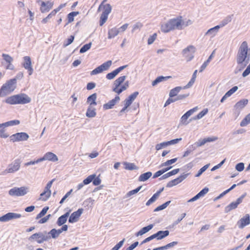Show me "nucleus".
Returning a JSON list of instances; mask_svg holds the SVG:
<instances>
[{
	"instance_id": "nucleus-1",
	"label": "nucleus",
	"mask_w": 250,
	"mask_h": 250,
	"mask_svg": "<svg viewBox=\"0 0 250 250\" xmlns=\"http://www.w3.org/2000/svg\"><path fill=\"white\" fill-rule=\"evenodd\" d=\"M250 53H249L248 43L243 42L240 45L236 57V61L239 70L243 69L250 61Z\"/></svg>"
},
{
	"instance_id": "nucleus-2",
	"label": "nucleus",
	"mask_w": 250,
	"mask_h": 250,
	"mask_svg": "<svg viewBox=\"0 0 250 250\" xmlns=\"http://www.w3.org/2000/svg\"><path fill=\"white\" fill-rule=\"evenodd\" d=\"M31 98L26 94L21 93L7 98L5 103L10 104H24L29 103Z\"/></svg>"
},
{
	"instance_id": "nucleus-3",
	"label": "nucleus",
	"mask_w": 250,
	"mask_h": 250,
	"mask_svg": "<svg viewBox=\"0 0 250 250\" xmlns=\"http://www.w3.org/2000/svg\"><path fill=\"white\" fill-rule=\"evenodd\" d=\"M126 78V76H120L113 83L112 90L118 95L126 90L129 87V82L126 81L125 82Z\"/></svg>"
},
{
	"instance_id": "nucleus-4",
	"label": "nucleus",
	"mask_w": 250,
	"mask_h": 250,
	"mask_svg": "<svg viewBox=\"0 0 250 250\" xmlns=\"http://www.w3.org/2000/svg\"><path fill=\"white\" fill-rule=\"evenodd\" d=\"M16 78L7 81L0 89V97H4L13 92L16 88Z\"/></svg>"
},
{
	"instance_id": "nucleus-5",
	"label": "nucleus",
	"mask_w": 250,
	"mask_h": 250,
	"mask_svg": "<svg viewBox=\"0 0 250 250\" xmlns=\"http://www.w3.org/2000/svg\"><path fill=\"white\" fill-rule=\"evenodd\" d=\"M106 0H104L98 8V10H102V13L100 20V26H102L106 21L108 16L112 9L111 6L109 4H104Z\"/></svg>"
},
{
	"instance_id": "nucleus-6",
	"label": "nucleus",
	"mask_w": 250,
	"mask_h": 250,
	"mask_svg": "<svg viewBox=\"0 0 250 250\" xmlns=\"http://www.w3.org/2000/svg\"><path fill=\"white\" fill-rule=\"evenodd\" d=\"M139 95V92L137 91L134 92L129 95L124 101V107L121 109L119 112V115L121 116L122 114L128 110V108L133 103L134 101L136 99Z\"/></svg>"
},
{
	"instance_id": "nucleus-7",
	"label": "nucleus",
	"mask_w": 250,
	"mask_h": 250,
	"mask_svg": "<svg viewBox=\"0 0 250 250\" xmlns=\"http://www.w3.org/2000/svg\"><path fill=\"white\" fill-rule=\"evenodd\" d=\"M21 161L19 159H15L11 163L9 164L7 168L4 170L2 174L8 173H14L18 171L21 167Z\"/></svg>"
},
{
	"instance_id": "nucleus-8",
	"label": "nucleus",
	"mask_w": 250,
	"mask_h": 250,
	"mask_svg": "<svg viewBox=\"0 0 250 250\" xmlns=\"http://www.w3.org/2000/svg\"><path fill=\"white\" fill-rule=\"evenodd\" d=\"M28 191L29 188L27 187H14L8 191V194L11 196H23L26 195Z\"/></svg>"
},
{
	"instance_id": "nucleus-9",
	"label": "nucleus",
	"mask_w": 250,
	"mask_h": 250,
	"mask_svg": "<svg viewBox=\"0 0 250 250\" xmlns=\"http://www.w3.org/2000/svg\"><path fill=\"white\" fill-rule=\"evenodd\" d=\"M50 238V235L47 234L46 231L44 233L43 232L36 233L32 234L28 238L29 240L32 241L33 240L36 239L37 243L41 244L44 241H46Z\"/></svg>"
},
{
	"instance_id": "nucleus-10",
	"label": "nucleus",
	"mask_w": 250,
	"mask_h": 250,
	"mask_svg": "<svg viewBox=\"0 0 250 250\" xmlns=\"http://www.w3.org/2000/svg\"><path fill=\"white\" fill-rule=\"evenodd\" d=\"M169 233V232L168 230L159 231L157 233L153 234V235L144 239L142 242V244L146 243L154 238H156L157 240L162 239L163 238L168 236Z\"/></svg>"
},
{
	"instance_id": "nucleus-11",
	"label": "nucleus",
	"mask_w": 250,
	"mask_h": 250,
	"mask_svg": "<svg viewBox=\"0 0 250 250\" xmlns=\"http://www.w3.org/2000/svg\"><path fill=\"white\" fill-rule=\"evenodd\" d=\"M112 61H108L101 65L99 66L94 70H93L91 72V75H96L99 73H101L104 71L107 70L111 65Z\"/></svg>"
},
{
	"instance_id": "nucleus-12",
	"label": "nucleus",
	"mask_w": 250,
	"mask_h": 250,
	"mask_svg": "<svg viewBox=\"0 0 250 250\" xmlns=\"http://www.w3.org/2000/svg\"><path fill=\"white\" fill-rule=\"evenodd\" d=\"M28 138L29 135L25 132L17 133L10 136V140L13 142L25 141Z\"/></svg>"
},
{
	"instance_id": "nucleus-13",
	"label": "nucleus",
	"mask_w": 250,
	"mask_h": 250,
	"mask_svg": "<svg viewBox=\"0 0 250 250\" xmlns=\"http://www.w3.org/2000/svg\"><path fill=\"white\" fill-rule=\"evenodd\" d=\"M22 66L27 70L29 75H31L34 71L31 59L29 56H25L23 58Z\"/></svg>"
},
{
	"instance_id": "nucleus-14",
	"label": "nucleus",
	"mask_w": 250,
	"mask_h": 250,
	"mask_svg": "<svg viewBox=\"0 0 250 250\" xmlns=\"http://www.w3.org/2000/svg\"><path fill=\"white\" fill-rule=\"evenodd\" d=\"M195 51V47L192 45H189L183 51V54L188 62L191 61L194 57V53Z\"/></svg>"
},
{
	"instance_id": "nucleus-15",
	"label": "nucleus",
	"mask_w": 250,
	"mask_h": 250,
	"mask_svg": "<svg viewBox=\"0 0 250 250\" xmlns=\"http://www.w3.org/2000/svg\"><path fill=\"white\" fill-rule=\"evenodd\" d=\"M21 217V214L14 212H9L0 217V221L7 222L12 219L19 218Z\"/></svg>"
},
{
	"instance_id": "nucleus-16",
	"label": "nucleus",
	"mask_w": 250,
	"mask_h": 250,
	"mask_svg": "<svg viewBox=\"0 0 250 250\" xmlns=\"http://www.w3.org/2000/svg\"><path fill=\"white\" fill-rule=\"evenodd\" d=\"M233 15L231 16H229L227 17H226L222 21L221 24L220 25H216L215 27L211 28L208 30V31L206 32V35L208 33H210L211 31H213L214 30H218V29L222 27H223L224 26L227 24L229 22H230L232 20V17Z\"/></svg>"
},
{
	"instance_id": "nucleus-17",
	"label": "nucleus",
	"mask_w": 250,
	"mask_h": 250,
	"mask_svg": "<svg viewBox=\"0 0 250 250\" xmlns=\"http://www.w3.org/2000/svg\"><path fill=\"white\" fill-rule=\"evenodd\" d=\"M120 100V98L119 95H116L114 99L110 100L107 103L103 105L104 109L107 110L112 108Z\"/></svg>"
},
{
	"instance_id": "nucleus-18",
	"label": "nucleus",
	"mask_w": 250,
	"mask_h": 250,
	"mask_svg": "<svg viewBox=\"0 0 250 250\" xmlns=\"http://www.w3.org/2000/svg\"><path fill=\"white\" fill-rule=\"evenodd\" d=\"M41 162L43 161H49L51 162H56L58 160L57 156L51 152H48L46 153L44 156L40 158Z\"/></svg>"
},
{
	"instance_id": "nucleus-19",
	"label": "nucleus",
	"mask_w": 250,
	"mask_h": 250,
	"mask_svg": "<svg viewBox=\"0 0 250 250\" xmlns=\"http://www.w3.org/2000/svg\"><path fill=\"white\" fill-rule=\"evenodd\" d=\"M53 5L52 2L50 1H47L46 2L41 1L40 11L42 13H45L48 12L52 9Z\"/></svg>"
},
{
	"instance_id": "nucleus-20",
	"label": "nucleus",
	"mask_w": 250,
	"mask_h": 250,
	"mask_svg": "<svg viewBox=\"0 0 250 250\" xmlns=\"http://www.w3.org/2000/svg\"><path fill=\"white\" fill-rule=\"evenodd\" d=\"M170 21H173L172 24L173 25L174 30L175 29H182V25L184 24V21L182 16H179L176 18L170 19Z\"/></svg>"
},
{
	"instance_id": "nucleus-21",
	"label": "nucleus",
	"mask_w": 250,
	"mask_h": 250,
	"mask_svg": "<svg viewBox=\"0 0 250 250\" xmlns=\"http://www.w3.org/2000/svg\"><path fill=\"white\" fill-rule=\"evenodd\" d=\"M126 66V65L120 66L111 72L108 73L106 75V78L108 80H112L114 79L122 70L125 68Z\"/></svg>"
},
{
	"instance_id": "nucleus-22",
	"label": "nucleus",
	"mask_w": 250,
	"mask_h": 250,
	"mask_svg": "<svg viewBox=\"0 0 250 250\" xmlns=\"http://www.w3.org/2000/svg\"><path fill=\"white\" fill-rule=\"evenodd\" d=\"M172 22V21L169 20L167 22L162 24L161 27L162 31L164 33H167L174 30Z\"/></svg>"
},
{
	"instance_id": "nucleus-23",
	"label": "nucleus",
	"mask_w": 250,
	"mask_h": 250,
	"mask_svg": "<svg viewBox=\"0 0 250 250\" xmlns=\"http://www.w3.org/2000/svg\"><path fill=\"white\" fill-rule=\"evenodd\" d=\"M250 223V218L249 214H246L238 222V225L239 228L243 229L246 226L248 225Z\"/></svg>"
},
{
	"instance_id": "nucleus-24",
	"label": "nucleus",
	"mask_w": 250,
	"mask_h": 250,
	"mask_svg": "<svg viewBox=\"0 0 250 250\" xmlns=\"http://www.w3.org/2000/svg\"><path fill=\"white\" fill-rule=\"evenodd\" d=\"M186 178V175H181L179 177L169 182L167 184V187H172L178 185Z\"/></svg>"
},
{
	"instance_id": "nucleus-25",
	"label": "nucleus",
	"mask_w": 250,
	"mask_h": 250,
	"mask_svg": "<svg viewBox=\"0 0 250 250\" xmlns=\"http://www.w3.org/2000/svg\"><path fill=\"white\" fill-rule=\"evenodd\" d=\"M245 195H242L241 197L238 198L235 202H233L229 204L227 208L228 209V210H231L232 209L236 208L238 205L240 204L244 198Z\"/></svg>"
},
{
	"instance_id": "nucleus-26",
	"label": "nucleus",
	"mask_w": 250,
	"mask_h": 250,
	"mask_svg": "<svg viewBox=\"0 0 250 250\" xmlns=\"http://www.w3.org/2000/svg\"><path fill=\"white\" fill-rule=\"evenodd\" d=\"M197 108H193L192 109H190L188 111H187L185 114H184L181 117V122L183 124L187 125V120L188 119V118L192 115L196 110Z\"/></svg>"
},
{
	"instance_id": "nucleus-27",
	"label": "nucleus",
	"mask_w": 250,
	"mask_h": 250,
	"mask_svg": "<svg viewBox=\"0 0 250 250\" xmlns=\"http://www.w3.org/2000/svg\"><path fill=\"white\" fill-rule=\"evenodd\" d=\"M2 57L3 59L7 63L6 68L12 69L13 68V66L11 64V62H13V59L9 55L4 53L2 54Z\"/></svg>"
},
{
	"instance_id": "nucleus-28",
	"label": "nucleus",
	"mask_w": 250,
	"mask_h": 250,
	"mask_svg": "<svg viewBox=\"0 0 250 250\" xmlns=\"http://www.w3.org/2000/svg\"><path fill=\"white\" fill-rule=\"evenodd\" d=\"M164 188H160L158 191H157L155 194H154L147 201L146 203V205L148 206L151 203L155 202L161 193L164 190Z\"/></svg>"
},
{
	"instance_id": "nucleus-29",
	"label": "nucleus",
	"mask_w": 250,
	"mask_h": 250,
	"mask_svg": "<svg viewBox=\"0 0 250 250\" xmlns=\"http://www.w3.org/2000/svg\"><path fill=\"white\" fill-rule=\"evenodd\" d=\"M164 188H160L158 191H157L155 194H154L147 201L146 203V205L148 206L151 203L155 202L161 193L164 190Z\"/></svg>"
},
{
	"instance_id": "nucleus-30",
	"label": "nucleus",
	"mask_w": 250,
	"mask_h": 250,
	"mask_svg": "<svg viewBox=\"0 0 250 250\" xmlns=\"http://www.w3.org/2000/svg\"><path fill=\"white\" fill-rule=\"evenodd\" d=\"M164 188H160L158 191H157L155 194H154L147 201L146 203V205L148 206L151 203L155 202L161 193L164 190Z\"/></svg>"
},
{
	"instance_id": "nucleus-31",
	"label": "nucleus",
	"mask_w": 250,
	"mask_h": 250,
	"mask_svg": "<svg viewBox=\"0 0 250 250\" xmlns=\"http://www.w3.org/2000/svg\"><path fill=\"white\" fill-rule=\"evenodd\" d=\"M164 188H160L158 191H157L155 194H154L147 201L146 203V205L148 206L151 203L155 202L161 193L164 190Z\"/></svg>"
},
{
	"instance_id": "nucleus-32",
	"label": "nucleus",
	"mask_w": 250,
	"mask_h": 250,
	"mask_svg": "<svg viewBox=\"0 0 250 250\" xmlns=\"http://www.w3.org/2000/svg\"><path fill=\"white\" fill-rule=\"evenodd\" d=\"M164 188H160L158 191H157L155 194H154L147 201L146 203V205L148 206L151 203L155 202L161 193L164 190Z\"/></svg>"
},
{
	"instance_id": "nucleus-33",
	"label": "nucleus",
	"mask_w": 250,
	"mask_h": 250,
	"mask_svg": "<svg viewBox=\"0 0 250 250\" xmlns=\"http://www.w3.org/2000/svg\"><path fill=\"white\" fill-rule=\"evenodd\" d=\"M217 139V137H213L204 138L203 140H199L197 143V146H201L205 145L206 143L213 142L216 140Z\"/></svg>"
},
{
	"instance_id": "nucleus-34",
	"label": "nucleus",
	"mask_w": 250,
	"mask_h": 250,
	"mask_svg": "<svg viewBox=\"0 0 250 250\" xmlns=\"http://www.w3.org/2000/svg\"><path fill=\"white\" fill-rule=\"evenodd\" d=\"M248 103V100L247 99H243L235 104L234 108L236 110H240L243 108Z\"/></svg>"
},
{
	"instance_id": "nucleus-35",
	"label": "nucleus",
	"mask_w": 250,
	"mask_h": 250,
	"mask_svg": "<svg viewBox=\"0 0 250 250\" xmlns=\"http://www.w3.org/2000/svg\"><path fill=\"white\" fill-rule=\"evenodd\" d=\"M69 215V212H67L65 213L64 214L60 216L57 221V224L59 226H61L63 225L66 222L67 217H68Z\"/></svg>"
},
{
	"instance_id": "nucleus-36",
	"label": "nucleus",
	"mask_w": 250,
	"mask_h": 250,
	"mask_svg": "<svg viewBox=\"0 0 250 250\" xmlns=\"http://www.w3.org/2000/svg\"><path fill=\"white\" fill-rule=\"evenodd\" d=\"M96 93H94L88 97L87 102L89 104V106H93L97 104L96 102Z\"/></svg>"
},
{
	"instance_id": "nucleus-37",
	"label": "nucleus",
	"mask_w": 250,
	"mask_h": 250,
	"mask_svg": "<svg viewBox=\"0 0 250 250\" xmlns=\"http://www.w3.org/2000/svg\"><path fill=\"white\" fill-rule=\"evenodd\" d=\"M153 225L152 224H150L146 227L143 228L141 229L137 233H136V235L137 236L142 235L146 233L149 231L150 229H152Z\"/></svg>"
},
{
	"instance_id": "nucleus-38",
	"label": "nucleus",
	"mask_w": 250,
	"mask_h": 250,
	"mask_svg": "<svg viewBox=\"0 0 250 250\" xmlns=\"http://www.w3.org/2000/svg\"><path fill=\"white\" fill-rule=\"evenodd\" d=\"M119 32L120 31L115 27L111 28V29L109 30L108 33V39H111L115 37L118 34Z\"/></svg>"
},
{
	"instance_id": "nucleus-39",
	"label": "nucleus",
	"mask_w": 250,
	"mask_h": 250,
	"mask_svg": "<svg viewBox=\"0 0 250 250\" xmlns=\"http://www.w3.org/2000/svg\"><path fill=\"white\" fill-rule=\"evenodd\" d=\"M197 70H195L192 75V78L191 79L190 81L188 82V83L184 87V89L189 88L193 85V84L194 83V82L195 81V79L197 77Z\"/></svg>"
},
{
	"instance_id": "nucleus-40",
	"label": "nucleus",
	"mask_w": 250,
	"mask_h": 250,
	"mask_svg": "<svg viewBox=\"0 0 250 250\" xmlns=\"http://www.w3.org/2000/svg\"><path fill=\"white\" fill-rule=\"evenodd\" d=\"M152 175L151 172H147L140 175L139 181L144 182L148 179Z\"/></svg>"
},
{
	"instance_id": "nucleus-41",
	"label": "nucleus",
	"mask_w": 250,
	"mask_h": 250,
	"mask_svg": "<svg viewBox=\"0 0 250 250\" xmlns=\"http://www.w3.org/2000/svg\"><path fill=\"white\" fill-rule=\"evenodd\" d=\"M96 115L95 109L93 108V106H89L86 113V116L92 118L95 117Z\"/></svg>"
},
{
	"instance_id": "nucleus-42",
	"label": "nucleus",
	"mask_w": 250,
	"mask_h": 250,
	"mask_svg": "<svg viewBox=\"0 0 250 250\" xmlns=\"http://www.w3.org/2000/svg\"><path fill=\"white\" fill-rule=\"evenodd\" d=\"M181 86H177L173 89H172L169 92V96L170 98H172L175 96H176L178 93L180 92V91L183 89Z\"/></svg>"
},
{
	"instance_id": "nucleus-43",
	"label": "nucleus",
	"mask_w": 250,
	"mask_h": 250,
	"mask_svg": "<svg viewBox=\"0 0 250 250\" xmlns=\"http://www.w3.org/2000/svg\"><path fill=\"white\" fill-rule=\"evenodd\" d=\"M20 123V122L18 120H12L10 121L4 123H2L3 127H8L9 126H13L15 125H18Z\"/></svg>"
},
{
	"instance_id": "nucleus-44",
	"label": "nucleus",
	"mask_w": 250,
	"mask_h": 250,
	"mask_svg": "<svg viewBox=\"0 0 250 250\" xmlns=\"http://www.w3.org/2000/svg\"><path fill=\"white\" fill-rule=\"evenodd\" d=\"M78 218V210L73 212L69 217L68 221L73 223L77 221Z\"/></svg>"
},
{
	"instance_id": "nucleus-45",
	"label": "nucleus",
	"mask_w": 250,
	"mask_h": 250,
	"mask_svg": "<svg viewBox=\"0 0 250 250\" xmlns=\"http://www.w3.org/2000/svg\"><path fill=\"white\" fill-rule=\"evenodd\" d=\"M51 194L49 192L44 191L40 194V196L39 198V200L42 201H46L50 197Z\"/></svg>"
},
{
	"instance_id": "nucleus-46",
	"label": "nucleus",
	"mask_w": 250,
	"mask_h": 250,
	"mask_svg": "<svg viewBox=\"0 0 250 250\" xmlns=\"http://www.w3.org/2000/svg\"><path fill=\"white\" fill-rule=\"evenodd\" d=\"M171 77V76H167V77L160 76V77H158L154 81H153L152 82V85L153 86H155L159 83L163 81L166 80L169 78H170Z\"/></svg>"
},
{
	"instance_id": "nucleus-47",
	"label": "nucleus",
	"mask_w": 250,
	"mask_h": 250,
	"mask_svg": "<svg viewBox=\"0 0 250 250\" xmlns=\"http://www.w3.org/2000/svg\"><path fill=\"white\" fill-rule=\"evenodd\" d=\"M124 165L125 169L131 170L137 169V166L133 163L125 162L124 163Z\"/></svg>"
},
{
	"instance_id": "nucleus-48",
	"label": "nucleus",
	"mask_w": 250,
	"mask_h": 250,
	"mask_svg": "<svg viewBox=\"0 0 250 250\" xmlns=\"http://www.w3.org/2000/svg\"><path fill=\"white\" fill-rule=\"evenodd\" d=\"M250 123V113L240 123L241 126H245Z\"/></svg>"
},
{
	"instance_id": "nucleus-49",
	"label": "nucleus",
	"mask_w": 250,
	"mask_h": 250,
	"mask_svg": "<svg viewBox=\"0 0 250 250\" xmlns=\"http://www.w3.org/2000/svg\"><path fill=\"white\" fill-rule=\"evenodd\" d=\"M171 168V167L166 168L165 169H163L161 170H160L156 172H155L153 175V178H157L159 176H161L162 174H163L165 172L167 171L169 169H170Z\"/></svg>"
},
{
	"instance_id": "nucleus-50",
	"label": "nucleus",
	"mask_w": 250,
	"mask_h": 250,
	"mask_svg": "<svg viewBox=\"0 0 250 250\" xmlns=\"http://www.w3.org/2000/svg\"><path fill=\"white\" fill-rule=\"evenodd\" d=\"M96 176V174H92L88 176L86 179L83 181L84 185H87L92 182L93 180Z\"/></svg>"
},
{
	"instance_id": "nucleus-51",
	"label": "nucleus",
	"mask_w": 250,
	"mask_h": 250,
	"mask_svg": "<svg viewBox=\"0 0 250 250\" xmlns=\"http://www.w3.org/2000/svg\"><path fill=\"white\" fill-rule=\"evenodd\" d=\"M78 14V12H72L70 13L68 16V22H71L74 21V17Z\"/></svg>"
},
{
	"instance_id": "nucleus-52",
	"label": "nucleus",
	"mask_w": 250,
	"mask_h": 250,
	"mask_svg": "<svg viewBox=\"0 0 250 250\" xmlns=\"http://www.w3.org/2000/svg\"><path fill=\"white\" fill-rule=\"evenodd\" d=\"M91 46V43H88L84 44L80 49V52L83 53L88 50Z\"/></svg>"
},
{
	"instance_id": "nucleus-53",
	"label": "nucleus",
	"mask_w": 250,
	"mask_h": 250,
	"mask_svg": "<svg viewBox=\"0 0 250 250\" xmlns=\"http://www.w3.org/2000/svg\"><path fill=\"white\" fill-rule=\"evenodd\" d=\"M48 234L50 235V238L56 239L59 237V234L57 232V229H52L48 233Z\"/></svg>"
},
{
	"instance_id": "nucleus-54",
	"label": "nucleus",
	"mask_w": 250,
	"mask_h": 250,
	"mask_svg": "<svg viewBox=\"0 0 250 250\" xmlns=\"http://www.w3.org/2000/svg\"><path fill=\"white\" fill-rule=\"evenodd\" d=\"M208 112V109L207 108L204 109L200 113H199L194 119H200L202 118L204 116H205Z\"/></svg>"
},
{
	"instance_id": "nucleus-55",
	"label": "nucleus",
	"mask_w": 250,
	"mask_h": 250,
	"mask_svg": "<svg viewBox=\"0 0 250 250\" xmlns=\"http://www.w3.org/2000/svg\"><path fill=\"white\" fill-rule=\"evenodd\" d=\"M170 202V201H167V202H166L165 203L162 204V205L158 206L154 209V211H158L165 209L169 205Z\"/></svg>"
},
{
	"instance_id": "nucleus-56",
	"label": "nucleus",
	"mask_w": 250,
	"mask_h": 250,
	"mask_svg": "<svg viewBox=\"0 0 250 250\" xmlns=\"http://www.w3.org/2000/svg\"><path fill=\"white\" fill-rule=\"evenodd\" d=\"M74 37L73 36H70L66 40L63 42V46L66 47L68 45L70 44L73 41Z\"/></svg>"
},
{
	"instance_id": "nucleus-57",
	"label": "nucleus",
	"mask_w": 250,
	"mask_h": 250,
	"mask_svg": "<svg viewBox=\"0 0 250 250\" xmlns=\"http://www.w3.org/2000/svg\"><path fill=\"white\" fill-rule=\"evenodd\" d=\"M177 160V158H175L172 159L171 160H167L166 162L162 163L161 165V167H164V166H168V165H171V164L174 163L175 162H176Z\"/></svg>"
},
{
	"instance_id": "nucleus-58",
	"label": "nucleus",
	"mask_w": 250,
	"mask_h": 250,
	"mask_svg": "<svg viewBox=\"0 0 250 250\" xmlns=\"http://www.w3.org/2000/svg\"><path fill=\"white\" fill-rule=\"evenodd\" d=\"M168 146L167 142H163L160 144H158L156 145L155 148L157 150H159L160 149H161L163 148H164Z\"/></svg>"
},
{
	"instance_id": "nucleus-59",
	"label": "nucleus",
	"mask_w": 250,
	"mask_h": 250,
	"mask_svg": "<svg viewBox=\"0 0 250 250\" xmlns=\"http://www.w3.org/2000/svg\"><path fill=\"white\" fill-rule=\"evenodd\" d=\"M54 179H52V180H51L50 181H49L46 185L45 188H44V191H46V192H49V193L51 194V190H50V188L52 186V183L53 182H54Z\"/></svg>"
},
{
	"instance_id": "nucleus-60",
	"label": "nucleus",
	"mask_w": 250,
	"mask_h": 250,
	"mask_svg": "<svg viewBox=\"0 0 250 250\" xmlns=\"http://www.w3.org/2000/svg\"><path fill=\"white\" fill-rule=\"evenodd\" d=\"M157 38V34L154 33L152 36L149 37L147 40V43L148 44H152Z\"/></svg>"
},
{
	"instance_id": "nucleus-61",
	"label": "nucleus",
	"mask_w": 250,
	"mask_h": 250,
	"mask_svg": "<svg viewBox=\"0 0 250 250\" xmlns=\"http://www.w3.org/2000/svg\"><path fill=\"white\" fill-rule=\"evenodd\" d=\"M141 188H142V186H139L136 189L129 191L127 193V195L128 196H130L133 194L137 193L141 189Z\"/></svg>"
},
{
	"instance_id": "nucleus-62",
	"label": "nucleus",
	"mask_w": 250,
	"mask_h": 250,
	"mask_svg": "<svg viewBox=\"0 0 250 250\" xmlns=\"http://www.w3.org/2000/svg\"><path fill=\"white\" fill-rule=\"evenodd\" d=\"M92 183L93 185L94 186H99L101 183V180L99 178V176L96 177L94 178V179L92 181Z\"/></svg>"
},
{
	"instance_id": "nucleus-63",
	"label": "nucleus",
	"mask_w": 250,
	"mask_h": 250,
	"mask_svg": "<svg viewBox=\"0 0 250 250\" xmlns=\"http://www.w3.org/2000/svg\"><path fill=\"white\" fill-rule=\"evenodd\" d=\"M124 240L120 241L118 244H117L111 250H118L123 245Z\"/></svg>"
},
{
	"instance_id": "nucleus-64",
	"label": "nucleus",
	"mask_w": 250,
	"mask_h": 250,
	"mask_svg": "<svg viewBox=\"0 0 250 250\" xmlns=\"http://www.w3.org/2000/svg\"><path fill=\"white\" fill-rule=\"evenodd\" d=\"M250 73V63L247 66V67L246 69V70L243 72V73L242 74V76L244 77H245L247 76H248Z\"/></svg>"
}]
</instances>
